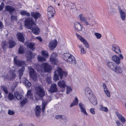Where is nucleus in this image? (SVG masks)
I'll return each mask as SVG.
<instances>
[{
  "mask_svg": "<svg viewBox=\"0 0 126 126\" xmlns=\"http://www.w3.org/2000/svg\"><path fill=\"white\" fill-rule=\"evenodd\" d=\"M25 25L28 29L32 30L33 33L36 35L38 34L40 32V30L36 26L33 19L31 18H27L24 21Z\"/></svg>",
  "mask_w": 126,
  "mask_h": 126,
  "instance_id": "1",
  "label": "nucleus"
},
{
  "mask_svg": "<svg viewBox=\"0 0 126 126\" xmlns=\"http://www.w3.org/2000/svg\"><path fill=\"white\" fill-rule=\"evenodd\" d=\"M108 68L116 74H121L123 71V67H120L118 65H116L113 62L109 61L107 63Z\"/></svg>",
  "mask_w": 126,
  "mask_h": 126,
  "instance_id": "2",
  "label": "nucleus"
},
{
  "mask_svg": "<svg viewBox=\"0 0 126 126\" xmlns=\"http://www.w3.org/2000/svg\"><path fill=\"white\" fill-rule=\"evenodd\" d=\"M14 63L19 67H22L21 69L19 70L18 73L19 74V78L21 79V77L22 75L24 67L26 65L24 61L19 60L17 59V56H14Z\"/></svg>",
  "mask_w": 126,
  "mask_h": 126,
  "instance_id": "3",
  "label": "nucleus"
},
{
  "mask_svg": "<svg viewBox=\"0 0 126 126\" xmlns=\"http://www.w3.org/2000/svg\"><path fill=\"white\" fill-rule=\"evenodd\" d=\"M67 75V73L62 71L61 68L58 67L54 72L53 77L54 81H56L59 80L58 76L60 77V79H61L64 75L65 77Z\"/></svg>",
  "mask_w": 126,
  "mask_h": 126,
  "instance_id": "4",
  "label": "nucleus"
},
{
  "mask_svg": "<svg viewBox=\"0 0 126 126\" xmlns=\"http://www.w3.org/2000/svg\"><path fill=\"white\" fill-rule=\"evenodd\" d=\"M112 60L114 63L116 65H119L121 63L120 60H122L124 58L123 55L119 54V57L116 55H114L112 56Z\"/></svg>",
  "mask_w": 126,
  "mask_h": 126,
  "instance_id": "5",
  "label": "nucleus"
},
{
  "mask_svg": "<svg viewBox=\"0 0 126 126\" xmlns=\"http://www.w3.org/2000/svg\"><path fill=\"white\" fill-rule=\"evenodd\" d=\"M47 16L49 18H51L54 17V14L55 13L54 9L51 6L48 7L47 10Z\"/></svg>",
  "mask_w": 126,
  "mask_h": 126,
  "instance_id": "6",
  "label": "nucleus"
},
{
  "mask_svg": "<svg viewBox=\"0 0 126 126\" xmlns=\"http://www.w3.org/2000/svg\"><path fill=\"white\" fill-rule=\"evenodd\" d=\"M36 94L38 96L42 97L45 95V93L43 88L38 86L36 88Z\"/></svg>",
  "mask_w": 126,
  "mask_h": 126,
  "instance_id": "7",
  "label": "nucleus"
},
{
  "mask_svg": "<svg viewBox=\"0 0 126 126\" xmlns=\"http://www.w3.org/2000/svg\"><path fill=\"white\" fill-rule=\"evenodd\" d=\"M29 74L31 78L33 80H37L38 75L33 68H31L30 69Z\"/></svg>",
  "mask_w": 126,
  "mask_h": 126,
  "instance_id": "8",
  "label": "nucleus"
},
{
  "mask_svg": "<svg viewBox=\"0 0 126 126\" xmlns=\"http://www.w3.org/2000/svg\"><path fill=\"white\" fill-rule=\"evenodd\" d=\"M57 54L53 52L52 53L50 58V60L52 63L56 64L58 61L57 59Z\"/></svg>",
  "mask_w": 126,
  "mask_h": 126,
  "instance_id": "9",
  "label": "nucleus"
},
{
  "mask_svg": "<svg viewBox=\"0 0 126 126\" xmlns=\"http://www.w3.org/2000/svg\"><path fill=\"white\" fill-rule=\"evenodd\" d=\"M42 67L44 68L45 72H49L51 69V67L50 65L46 63H42L41 65Z\"/></svg>",
  "mask_w": 126,
  "mask_h": 126,
  "instance_id": "10",
  "label": "nucleus"
},
{
  "mask_svg": "<svg viewBox=\"0 0 126 126\" xmlns=\"http://www.w3.org/2000/svg\"><path fill=\"white\" fill-rule=\"evenodd\" d=\"M76 35L78 38L83 42L85 46L87 48H89V45L87 42L79 34H76Z\"/></svg>",
  "mask_w": 126,
  "mask_h": 126,
  "instance_id": "11",
  "label": "nucleus"
},
{
  "mask_svg": "<svg viewBox=\"0 0 126 126\" xmlns=\"http://www.w3.org/2000/svg\"><path fill=\"white\" fill-rule=\"evenodd\" d=\"M118 10L121 20L123 21H125L126 17L125 13L122 10L120 6H118Z\"/></svg>",
  "mask_w": 126,
  "mask_h": 126,
  "instance_id": "12",
  "label": "nucleus"
},
{
  "mask_svg": "<svg viewBox=\"0 0 126 126\" xmlns=\"http://www.w3.org/2000/svg\"><path fill=\"white\" fill-rule=\"evenodd\" d=\"M57 85L60 88L64 89L67 86L66 81L64 80H60L57 83Z\"/></svg>",
  "mask_w": 126,
  "mask_h": 126,
  "instance_id": "13",
  "label": "nucleus"
},
{
  "mask_svg": "<svg viewBox=\"0 0 126 126\" xmlns=\"http://www.w3.org/2000/svg\"><path fill=\"white\" fill-rule=\"evenodd\" d=\"M57 44V40H54L49 43V46L51 49H53L56 47Z\"/></svg>",
  "mask_w": 126,
  "mask_h": 126,
  "instance_id": "14",
  "label": "nucleus"
},
{
  "mask_svg": "<svg viewBox=\"0 0 126 126\" xmlns=\"http://www.w3.org/2000/svg\"><path fill=\"white\" fill-rule=\"evenodd\" d=\"M58 89L57 85L56 84H52L49 90V92L52 93H54L57 92Z\"/></svg>",
  "mask_w": 126,
  "mask_h": 126,
  "instance_id": "15",
  "label": "nucleus"
},
{
  "mask_svg": "<svg viewBox=\"0 0 126 126\" xmlns=\"http://www.w3.org/2000/svg\"><path fill=\"white\" fill-rule=\"evenodd\" d=\"M5 8V10L9 11L11 15L12 14L13 12L16 10L15 8L10 5H6Z\"/></svg>",
  "mask_w": 126,
  "mask_h": 126,
  "instance_id": "16",
  "label": "nucleus"
},
{
  "mask_svg": "<svg viewBox=\"0 0 126 126\" xmlns=\"http://www.w3.org/2000/svg\"><path fill=\"white\" fill-rule=\"evenodd\" d=\"M67 62L73 65L75 64L76 63V61L75 57L71 54Z\"/></svg>",
  "mask_w": 126,
  "mask_h": 126,
  "instance_id": "17",
  "label": "nucleus"
},
{
  "mask_svg": "<svg viewBox=\"0 0 126 126\" xmlns=\"http://www.w3.org/2000/svg\"><path fill=\"white\" fill-rule=\"evenodd\" d=\"M79 105L81 112L83 113L84 115H87L88 114L86 111L84 104L81 103H79Z\"/></svg>",
  "mask_w": 126,
  "mask_h": 126,
  "instance_id": "18",
  "label": "nucleus"
},
{
  "mask_svg": "<svg viewBox=\"0 0 126 126\" xmlns=\"http://www.w3.org/2000/svg\"><path fill=\"white\" fill-rule=\"evenodd\" d=\"M78 17L81 21L84 22V24L85 25H88L89 22L87 21L86 18L82 14L79 15Z\"/></svg>",
  "mask_w": 126,
  "mask_h": 126,
  "instance_id": "19",
  "label": "nucleus"
},
{
  "mask_svg": "<svg viewBox=\"0 0 126 126\" xmlns=\"http://www.w3.org/2000/svg\"><path fill=\"white\" fill-rule=\"evenodd\" d=\"M74 26L76 29L77 31H81L82 29V26L80 23L76 22L74 23Z\"/></svg>",
  "mask_w": 126,
  "mask_h": 126,
  "instance_id": "20",
  "label": "nucleus"
},
{
  "mask_svg": "<svg viewBox=\"0 0 126 126\" xmlns=\"http://www.w3.org/2000/svg\"><path fill=\"white\" fill-rule=\"evenodd\" d=\"M35 111L36 115L37 116H38L41 112V109L40 106H37L35 109Z\"/></svg>",
  "mask_w": 126,
  "mask_h": 126,
  "instance_id": "21",
  "label": "nucleus"
},
{
  "mask_svg": "<svg viewBox=\"0 0 126 126\" xmlns=\"http://www.w3.org/2000/svg\"><path fill=\"white\" fill-rule=\"evenodd\" d=\"M23 80H21V81L25 84L27 88H29L31 85V84L25 78H23L22 79Z\"/></svg>",
  "mask_w": 126,
  "mask_h": 126,
  "instance_id": "22",
  "label": "nucleus"
},
{
  "mask_svg": "<svg viewBox=\"0 0 126 126\" xmlns=\"http://www.w3.org/2000/svg\"><path fill=\"white\" fill-rule=\"evenodd\" d=\"M31 16L34 18L35 20L37 19L41 16L40 14L39 13L36 12L32 13H31Z\"/></svg>",
  "mask_w": 126,
  "mask_h": 126,
  "instance_id": "23",
  "label": "nucleus"
},
{
  "mask_svg": "<svg viewBox=\"0 0 126 126\" xmlns=\"http://www.w3.org/2000/svg\"><path fill=\"white\" fill-rule=\"evenodd\" d=\"M117 115L119 119L121 121L122 123H124L125 122L126 120L124 117L121 114L118 113L117 114Z\"/></svg>",
  "mask_w": 126,
  "mask_h": 126,
  "instance_id": "24",
  "label": "nucleus"
},
{
  "mask_svg": "<svg viewBox=\"0 0 126 126\" xmlns=\"http://www.w3.org/2000/svg\"><path fill=\"white\" fill-rule=\"evenodd\" d=\"M90 100L94 105H97L96 98L94 96H92V97L90 99Z\"/></svg>",
  "mask_w": 126,
  "mask_h": 126,
  "instance_id": "25",
  "label": "nucleus"
},
{
  "mask_svg": "<svg viewBox=\"0 0 126 126\" xmlns=\"http://www.w3.org/2000/svg\"><path fill=\"white\" fill-rule=\"evenodd\" d=\"M18 39L19 41L24 42L25 39L22 34L20 33H18L17 34Z\"/></svg>",
  "mask_w": 126,
  "mask_h": 126,
  "instance_id": "26",
  "label": "nucleus"
},
{
  "mask_svg": "<svg viewBox=\"0 0 126 126\" xmlns=\"http://www.w3.org/2000/svg\"><path fill=\"white\" fill-rule=\"evenodd\" d=\"M15 96L18 100H21L23 98V96L22 95H20L18 92H16L14 93Z\"/></svg>",
  "mask_w": 126,
  "mask_h": 126,
  "instance_id": "27",
  "label": "nucleus"
},
{
  "mask_svg": "<svg viewBox=\"0 0 126 126\" xmlns=\"http://www.w3.org/2000/svg\"><path fill=\"white\" fill-rule=\"evenodd\" d=\"M70 55V54L68 53H64L63 56V59L66 61L67 62Z\"/></svg>",
  "mask_w": 126,
  "mask_h": 126,
  "instance_id": "28",
  "label": "nucleus"
},
{
  "mask_svg": "<svg viewBox=\"0 0 126 126\" xmlns=\"http://www.w3.org/2000/svg\"><path fill=\"white\" fill-rule=\"evenodd\" d=\"M85 94L88 97H89L92 93L91 90L89 88H86L85 90Z\"/></svg>",
  "mask_w": 126,
  "mask_h": 126,
  "instance_id": "29",
  "label": "nucleus"
},
{
  "mask_svg": "<svg viewBox=\"0 0 126 126\" xmlns=\"http://www.w3.org/2000/svg\"><path fill=\"white\" fill-rule=\"evenodd\" d=\"M118 4L117 1L116 0H110L108 5L112 6L113 5H117Z\"/></svg>",
  "mask_w": 126,
  "mask_h": 126,
  "instance_id": "30",
  "label": "nucleus"
},
{
  "mask_svg": "<svg viewBox=\"0 0 126 126\" xmlns=\"http://www.w3.org/2000/svg\"><path fill=\"white\" fill-rule=\"evenodd\" d=\"M111 5H108V10L109 12L111 13V14H114L115 11V9L112 8Z\"/></svg>",
  "mask_w": 126,
  "mask_h": 126,
  "instance_id": "31",
  "label": "nucleus"
},
{
  "mask_svg": "<svg viewBox=\"0 0 126 126\" xmlns=\"http://www.w3.org/2000/svg\"><path fill=\"white\" fill-rule=\"evenodd\" d=\"M99 110L102 111L107 112L108 111V108L105 107H104L102 105H100L99 106Z\"/></svg>",
  "mask_w": 126,
  "mask_h": 126,
  "instance_id": "32",
  "label": "nucleus"
},
{
  "mask_svg": "<svg viewBox=\"0 0 126 126\" xmlns=\"http://www.w3.org/2000/svg\"><path fill=\"white\" fill-rule=\"evenodd\" d=\"M112 50L114 51L117 53L119 54H120L121 53V51L120 49L118 47H112Z\"/></svg>",
  "mask_w": 126,
  "mask_h": 126,
  "instance_id": "33",
  "label": "nucleus"
},
{
  "mask_svg": "<svg viewBox=\"0 0 126 126\" xmlns=\"http://www.w3.org/2000/svg\"><path fill=\"white\" fill-rule=\"evenodd\" d=\"M85 11L89 16L87 18L89 20L90 19V17L92 16V11L91 10H88L87 9Z\"/></svg>",
  "mask_w": 126,
  "mask_h": 126,
  "instance_id": "34",
  "label": "nucleus"
},
{
  "mask_svg": "<svg viewBox=\"0 0 126 126\" xmlns=\"http://www.w3.org/2000/svg\"><path fill=\"white\" fill-rule=\"evenodd\" d=\"M24 46L20 45L18 50V53L19 54H22L24 52Z\"/></svg>",
  "mask_w": 126,
  "mask_h": 126,
  "instance_id": "35",
  "label": "nucleus"
},
{
  "mask_svg": "<svg viewBox=\"0 0 126 126\" xmlns=\"http://www.w3.org/2000/svg\"><path fill=\"white\" fill-rule=\"evenodd\" d=\"M9 44L10 47L12 48L16 45V43L13 40H9Z\"/></svg>",
  "mask_w": 126,
  "mask_h": 126,
  "instance_id": "36",
  "label": "nucleus"
},
{
  "mask_svg": "<svg viewBox=\"0 0 126 126\" xmlns=\"http://www.w3.org/2000/svg\"><path fill=\"white\" fill-rule=\"evenodd\" d=\"M31 91V90H28L27 94V97L28 98H30V99H32L33 98V96Z\"/></svg>",
  "mask_w": 126,
  "mask_h": 126,
  "instance_id": "37",
  "label": "nucleus"
},
{
  "mask_svg": "<svg viewBox=\"0 0 126 126\" xmlns=\"http://www.w3.org/2000/svg\"><path fill=\"white\" fill-rule=\"evenodd\" d=\"M20 14L22 15H26L29 16H30V14L26 11L22 10L20 12Z\"/></svg>",
  "mask_w": 126,
  "mask_h": 126,
  "instance_id": "38",
  "label": "nucleus"
},
{
  "mask_svg": "<svg viewBox=\"0 0 126 126\" xmlns=\"http://www.w3.org/2000/svg\"><path fill=\"white\" fill-rule=\"evenodd\" d=\"M34 43H28L27 45V47H29L30 48L32 49V50L33 51L34 50Z\"/></svg>",
  "mask_w": 126,
  "mask_h": 126,
  "instance_id": "39",
  "label": "nucleus"
},
{
  "mask_svg": "<svg viewBox=\"0 0 126 126\" xmlns=\"http://www.w3.org/2000/svg\"><path fill=\"white\" fill-rule=\"evenodd\" d=\"M46 82L48 84H50L51 83V78L50 76H47L46 79Z\"/></svg>",
  "mask_w": 126,
  "mask_h": 126,
  "instance_id": "40",
  "label": "nucleus"
},
{
  "mask_svg": "<svg viewBox=\"0 0 126 126\" xmlns=\"http://www.w3.org/2000/svg\"><path fill=\"white\" fill-rule=\"evenodd\" d=\"M26 57L29 59L30 58H32V57L33 56L32 55V53L30 52H27V53Z\"/></svg>",
  "mask_w": 126,
  "mask_h": 126,
  "instance_id": "41",
  "label": "nucleus"
},
{
  "mask_svg": "<svg viewBox=\"0 0 126 126\" xmlns=\"http://www.w3.org/2000/svg\"><path fill=\"white\" fill-rule=\"evenodd\" d=\"M41 53L44 56L47 58L48 56V54L47 51L46 50H43L42 51Z\"/></svg>",
  "mask_w": 126,
  "mask_h": 126,
  "instance_id": "42",
  "label": "nucleus"
},
{
  "mask_svg": "<svg viewBox=\"0 0 126 126\" xmlns=\"http://www.w3.org/2000/svg\"><path fill=\"white\" fill-rule=\"evenodd\" d=\"M1 45L3 49H5L7 47V43L5 41L2 42Z\"/></svg>",
  "mask_w": 126,
  "mask_h": 126,
  "instance_id": "43",
  "label": "nucleus"
},
{
  "mask_svg": "<svg viewBox=\"0 0 126 126\" xmlns=\"http://www.w3.org/2000/svg\"><path fill=\"white\" fill-rule=\"evenodd\" d=\"M38 59L39 61H46V59L44 57L40 56H39L38 57Z\"/></svg>",
  "mask_w": 126,
  "mask_h": 126,
  "instance_id": "44",
  "label": "nucleus"
},
{
  "mask_svg": "<svg viewBox=\"0 0 126 126\" xmlns=\"http://www.w3.org/2000/svg\"><path fill=\"white\" fill-rule=\"evenodd\" d=\"M8 99L10 100H11L15 98L14 95L10 93H9L8 94Z\"/></svg>",
  "mask_w": 126,
  "mask_h": 126,
  "instance_id": "45",
  "label": "nucleus"
},
{
  "mask_svg": "<svg viewBox=\"0 0 126 126\" xmlns=\"http://www.w3.org/2000/svg\"><path fill=\"white\" fill-rule=\"evenodd\" d=\"M47 102L43 101L42 104V111L43 112L45 110V108L46 106Z\"/></svg>",
  "mask_w": 126,
  "mask_h": 126,
  "instance_id": "46",
  "label": "nucleus"
},
{
  "mask_svg": "<svg viewBox=\"0 0 126 126\" xmlns=\"http://www.w3.org/2000/svg\"><path fill=\"white\" fill-rule=\"evenodd\" d=\"M95 36L97 39H100L101 37V35L100 33L97 32L95 33H94Z\"/></svg>",
  "mask_w": 126,
  "mask_h": 126,
  "instance_id": "47",
  "label": "nucleus"
},
{
  "mask_svg": "<svg viewBox=\"0 0 126 126\" xmlns=\"http://www.w3.org/2000/svg\"><path fill=\"white\" fill-rule=\"evenodd\" d=\"M2 89L6 94H8V92L7 89L5 86H3L2 87Z\"/></svg>",
  "mask_w": 126,
  "mask_h": 126,
  "instance_id": "48",
  "label": "nucleus"
},
{
  "mask_svg": "<svg viewBox=\"0 0 126 126\" xmlns=\"http://www.w3.org/2000/svg\"><path fill=\"white\" fill-rule=\"evenodd\" d=\"M72 89L70 86H67L66 93L68 94L72 91Z\"/></svg>",
  "mask_w": 126,
  "mask_h": 126,
  "instance_id": "49",
  "label": "nucleus"
},
{
  "mask_svg": "<svg viewBox=\"0 0 126 126\" xmlns=\"http://www.w3.org/2000/svg\"><path fill=\"white\" fill-rule=\"evenodd\" d=\"M104 91L107 95V97H110V91L108 89L104 90Z\"/></svg>",
  "mask_w": 126,
  "mask_h": 126,
  "instance_id": "50",
  "label": "nucleus"
},
{
  "mask_svg": "<svg viewBox=\"0 0 126 126\" xmlns=\"http://www.w3.org/2000/svg\"><path fill=\"white\" fill-rule=\"evenodd\" d=\"M78 101H79L77 97L76 96H75V99L73 100V102L76 105L78 104Z\"/></svg>",
  "mask_w": 126,
  "mask_h": 126,
  "instance_id": "51",
  "label": "nucleus"
},
{
  "mask_svg": "<svg viewBox=\"0 0 126 126\" xmlns=\"http://www.w3.org/2000/svg\"><path fill=\"white\" fill-rule=\"evenodd\" d=\"M86 53V50L83 47H82L80 50V54H84Z\"/></svg>",
  "mask_w": 126,
  "mask_h": 126,
  "instance_id": "52",
  "label": "nucleus"
},
{
  "mask_svg": "<svg viewBox=\"0 0 126 126\" xmlns=\"http://www.w3.org/2000/svg\"><path fill=\"white\" fill-rule=\"evenodd\" d=\"M27 99L25 98L21 102V104L23 106L27 102Z\"/></svg>",
  "mask_w": 126,
  "mask_h": 126,
  "instance_id": "53",
  "label": "nucleus"
},
{
  "mask_svg": "<svg viewBox=\"0 0 126 126\" xmlns=\"http://www.w3.org/2000/svg\"><path fill=\"white\" fill-rule=\"evenodd\" d=\"M117 126H123L120 122L119 120L115 121Z\"/></svg>",
  "mask_w": 126,
  "mask_h": 126,
  "instance_id": "54",
  "label": "nucleus"
},
{
  "mask_svg": "<svg viewBox=\"0 0 126 126\" xmlns=\"http://www.w3.org/2000/svg\"><path fill=\"white\" fill-rule=\"evenodd\" d=\"M11 17L12 21H13L17 20V16H16L12 15L11 16Z\"/></svg>",
  "mask_w": 126,
  "mask_h": 126,
  "instance_id": "55",
  "label": "nucleus"
},
{
  "mask_svg": "<svg viewBox=\"0 0 126 126\" xmlns=\"http://www.w3.org/2000/svg\"><path fill=\"white\" fill-rule=\"evenodd\" d=\"M15 113V112L13 110H9L8 111V113L10 115H13Z\"/></svg>",
  "mask_w": 126,
  "mask_h": 126,
  "instance_id": "56",
  "label": "nucleus"
},
{
  "mask_svg": "<svg viewBox=\"0 0 126 126\" xmlns=\"http://www.w3.org/2000/svg\"><path fill=\"white\" fill-rule=\"evenodd\" d=\"M61 119L67 120V119L66 116L64 115H61Z\"/></svg>",
  "mask_w": 126,
  "mask_h": 126,
  "instance_id": "57",
  "label": "nucleus"
},
{
  "mask_svg": "<svg viewBox=\"0 0 126 126\" xmlns=\"http://www.w3.org/2000/svg\"><path fill=\"white\" fill-rule=\"evenodd\" d=\"M94 110V109L93 108H91L90 110L91 113L93 114H95V112Z\"/></svg>",
  "mask_w": 126,
  "mask_h": 126,
  "instance_id": "58",
  "label": "nucleus"
},
{
  "mask_svg": "<svg viewBox=\"0 0 126 126\" xmlns=\"http://www.w3.org/2000/svg\"><path fill=\"white\" fill-rule=\"evenodd\" d=\"M11 77L13 79L15 78L16 76V75L15 74L13 73H12L11 74Z\"/></svg>",
  "mask_w": 126,
  "mask_h": 126,
  "instance_id": "59",
  "label": "nucleus"
},
{
  "mask_svg": "<svg viewBox=\"0 0 126 126\" xmlns=\"http://www.w3.org/2000/svg\"><path fill=\"white\" fill-rule=\"evenodd\" d=\"M95 22L94 21H92L90 23H89L88 25H89L92 27H93L94 24Z\"/></svg>",
  "mask_w": 126,
  "mask_h": 126,
  "instance_id": "60",
  "label": "nucleus"
},
{
  "mask_svg": "<svg viewBox=\"0 0 126 126\" xmlns=\"http://www.w3.org/2000/svg\"><path fill=\"white\" fill-rule=\"evenodd\" d=\"M103 87L104 90L108 89L107 88L106 85L105 83L103 84Z\"/></svg>",
  "mask_w": 126,
  "mask_h": 126,
  "instance_id": "61",
  "label": "nucleus"
},
{
  "mask_svg": "<svg viewBox=\"0 0 126 126\" xmlns=\"http://www.w3.org/2000/svg\"><path fill=\"white\" fill-rule=\"evenodd\" d=\"M36 39H37L40 42H41L42 40V38L40 37H37Z\"/></svg>",
  "mask_w": 126,
  "mask_h": 126,
  "instance_id": "62",
  "label": "nucleus"
},
{
  "mask_svg": "<svg viewBox=\"0 0 126 126\" xmlns=\"http://www.w3.org/2000/svg\"><path fill=\"white\" fill-rule=\"evenodd\" d=\"M55 118L56 119H61V115H56L55 117Z\"/></svg>",
  "mask_w": 126,
  "mask_h": 126,
  "instance_id": "63",
  "label": "nucleus"
},
{
  "mask_svg": "<svg viewBox=\"0 0 126 126\" xmlns=\"http://www.w3.org/2000/svg\"><path fill=\"white\" fill-rule=\"evenodd\" d=\"M3 27V26L2 22L0 21V28H2Z\"/></svg>",
  "mask_w": 126,
  "mask_h": 126,
  "instance_id": "64",
  "label": "nucleus"
}]
</instances>
